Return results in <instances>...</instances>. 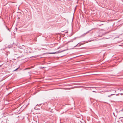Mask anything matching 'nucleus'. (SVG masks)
Returning <instances> with one entry per match:
<instances>
[{
	"instance_id": "f257e3e1",
	"label": "nucleus",
	"mask_w": 123,
	"mask_h": 123,
	"mask_svg": "<svg viewBox=\"0 0 123 123\" xmlns=\"http://www.w3.org/2000/svg\"><path fill=\"white\" fill-rule=\"evenodd\" d=\"M12 47H13V45L12 44L10 45H8L7 46L6 48H8L10 49V48H12Z\"/></svg>"
},
{
	"instance_id": "f03ea898",
	"label": "nucleus",
	"mask_w": 123,
	"mask_h": 123,
	"mask_svg": "<svg viewBox=\"0 0 123 123\" xmlns=\"http://www.w3.org/2000/svg\"><path fill=\"white\" fill-rule=\"evenodd\" d=\"M67 50H62V51H58V52H57L58 53H61V52H63L64 51H66Z\"/></svg>"
},
{
	"instance_id": "7ed1b4c3",
	"label": "nucleus",
	"mask_w": 123,
	"mask_h": 123,
	"mask_svg": "<svg viewBox=\"0 0 123 123\" xmlns=\"http://www.w3.org/2000/svg\"><path fill=\"white\" fill-rule=\"evenodd\" d=\"M91 30H89V31H88V32H86V33L84 34H83V36H84L85 35V34H86L88 33H89L90 31Z\"/></svg>"
},
{
	"instance_id": "20e7f679",
	"label": "nucleus",
	"mask_w": 123,
	"mask_h": 123,
	"mask_svg": "<svg viewBox=\"0 0 123 123\" xmlns=\"http://www.w3.org/2000/svg\"><path fill=\"white\" fill-rule=\"evenodd\" d=\"M115 95V94H111V95H108V97H110L111 96L113 95Z\"/></svg>"
},
{
	"instance_id": "39448f33",
	"label": "nucleus",
	"mask_w": 123,
	"mask_h": 123,
	"mask_svg": "<svg viewBox=\"0 0 123 123\" xmlns=\"http://www.w3.org/2000/svg\"><path fill=\"white\" fill-rule=\"evenodd\" d=\"M111 91H113V93H115L116 92V91L114 90H111Z\"/></svg>"
},
{
	"instance_id": "423d86ee",
	"label": "nucleus",
	"mask_w": 123,
	"mask_h": 123,
	"mask_svg": "<svg viewBox=\"0 0 123 123\" xmlns=\"http://www.w3.org/2000/svg\"><path fill=\"white\" fill-rule=\"evenodd\" d=\"M73 41V40H71L70 41H69L68 42V43H69L70 42H72Z\"/></svg>"
},
{
	"instance_id": "0eeeda50",
	"label": "nucleus",
	"mask_w": 123,
	"mask_h": 123,
	"mask_svg": "<svg viewBox=\"0 0 123 123\" xmlns=\"http://www.w3.org/2000/svg\"><path fill=\"white\" fill-rule=\"evenodd\" d=\"M56 53V52H52V53H50V54H55Z\"/></svg>"
},
{
	"instance_id": "6e6552de",
	"label": "nucleus",
	"mask_w": 123,
	"mask_h": 123,
	"mask_svg": "<svg viewBox=\"0 0 123 123\" xmlns=\"http://www.w3.org/2000/svg\"><path fill=\"white\" fill-rule=\"evenodd\" d=\"M7 30L8 31H9L10 32V29H9V28H7Z\"/></svg>"
},
{
	"instance_id": "1a4fd4ad",
	"label": "nucleus",
	"mask_w": 123,
	"mask_h": 123,
	"mask_svg": "<svg viewBox=\"0 0 123 123\" xmlns=\"http://www.w3.org/2000/svg\"><path fill=\"white\" fill-rule=\"evenodd\" d=\"M19 68V67H18L17 68H16V69L14 70V71H15L17 70L18 68Z\"/></svg>"
},
{
	"instance_id": "9d476101",
	"label": "nucleus",
	"mask_w": 123,
	"mask_h": 123,
	"mask_svg": "<svg viewBox=\"0 0 123 123\" xmlns=\"http://www.w3.org/2000/svg\"><path fill=\"white\" fill-rule=\"evenodd\" d=\"M5 27L7 29V28H8V27L6 25H5Z\"/></svg>"
},
{
	"instance_id": "9b49d317",
	"label": "nucleus",
	"mask_w": 123,
	"mask_h": 123,
	"mask_svg": "<svg viewBox=\"0 0 123 123\" xmlns=\"http://www.w3.org/2000/svg\"><path fill=\"white\" fill-rule=\"evenodd\" d=\"M79 43H78L75 46H74V47H76L78 45V44Z\"/></svg>"
},
{
	"instance_id": "f8f14e48",
	"label": "nucleus",
	"mask_w": 123,
	"mask_h": 123,
	"mask_svg": "<svg viewBox=\"0 0 123 123\" xmlns=\"http://www.w3.org/2000/svg\"><path fill=\"white\" fill-rule=\"evenodd\" d=\"M45 68V67H40V68H41L42 69H43V68Z\"/></svg>"
},
{
	"instance_id": "ddd939ff",
	"label": "nucleus",
	"mask_w": 123,
	"mask_h": 123,
	"mask_svg": "<svg viewBox=\"0 0 123 123\" xmlns=\"http://www.w3.org/2000/svg\"><path fill=\"white\" fill-rule=\"evenodd\" d=\"M34 109H38V108H36V107H35L34 108Z\"/></svg>"
},
{
	"instance_id": "4468645a",
	"label": "nucleus",
	"mask_w": 123,
	"mask_h": 123,
	"mask_svg": "<svg viewBox=\"0 0 123 123\" xmlns=\"http://www.w3.org/2000/svg\"><path fill=\"white\" fill-rule=\"evenodd\" d=\"M17 19H20V18L19 17H18L17 18Z\"/></svg>"
},
{
	"instance_id": "2eb2a0df",
	"label": "nucleus",
	"mask_w": 123,
	"mask_h": 123,
	"mask_svg": "<svg viewBox=\"0 0 123 123\" xmlns=\"http://www.w3.org/2000/svg\"><path fill=\"white\" fill-rule=\"evenodd\" d=\"M92 92H96L94 91H92Z\"/></svg>"
},
{
	"instance_id": "dca6fc26",
	"label": "nucleus",
	"mask_w": 123,
	"mask_h": 123,
	"mask_svg": "<svg viewBox=\"0 0 123 123\" xmlns=\"http://www.w3.org/2000/svg\"><path fill=\"white\" fill-rule=\"evenodd\" d=\"M120 94L121 95H123V93H120Z\"/></svg>"
},
{
	"instance_id": "f3484780",
	"label": "nucleus",
	"mask_w": 123,
	"mask_h": 123,
	"mask_svg": "<svg viewBox=\"0 0 123 123\" xmlns=\"http://www.w3.org/2000/svg\"><path fill=\"white\" fill-rule=\"evenodd\" d=\"M119 94H116V96H117V95H119Z\"/></svg>"
},
{
	"instance_id": "a211bd4d",
	"label": "nucleus",
	"mask_w": 123,
	"mask_h": 123,
	"mask_svg": "<svg viewBox=\"0 0 123 123\" xmlns=\"http://www.w3.org/2000/svg\"><path fill=\"white\" fill-rule=\"evenodd\" d=\"M123 108L120 111H123Z\"/></svg>"
},
{
	"instance_id": "6ab92c4d",
	"label": "nucleus",
	"mask_w": 123,
	"mask_h": 123,
	"mask_svg": "<svg viewBox=\"0 0 123 123\" xmlns=\"http://www.w3.org/2000/svg\"><path fill=\"white\" fill-rule=\"evenodd\" d=\"M68 33V31H67L66 32H65V33Z\"/></svg>"
},
{
	"instance_id": "aec40b11",
	"label": "nucleus",
	"mask_w": 123,
	"mask_h": 123,
	"mask_svg": "<svg viewBox=\"0 0 123 123\" xmlns=\"http://www.w3.org/2000/svg\"><path fill=\"white\" fill-rule=\"evenodd\" d=\"M1 50H4V49H2Z\"/></svg>"
},
{
	"instance_id": "412c9836",
	"label": "nucleus",
	"mask_w": 123,
	"mask_h": 123,
	"mask_svg": "<svg viewBox=\"0 0 123 123\" xmlns=\"http://www.w3.org/2000/svg\"><path fill=\"white\" fill-rule=\"evenodd\" d=\"M38 104H37L36 105V106H38Z\"/></svg>"
},
{
	"instance_id": "4be33fe9",
	"label": "nucleus",
	"mask_w": 123,
	"mask_h": 123,
	"mask_svg": "<svg viewBox=\"0 0 123 123\" xmlns=\"http://www.w3.org/2000/svg\"><path fill=\"white\" fill-rule=\"evenodd\" d=\"M120 90V91H121V90L123 91V90Z\"/></svg>"
},
{
	"instance_id": "5701e85b",
	"label": "nucleus",
	"mask_w": 123,
	"mask_h": 123,
	"mask_svg": "<svg viewBox=\"0 0 123 123\" xmlns=\"http://www.w3.org/2000/svg\"><path fill=\"white\" fill-rule=\"evenodd\" d=\"M103 25V24H102L101 25Z\"/></svg>"
},
{
	"instance_id": "b1692460",
	"label": "nucleus",
	"mask_w": 123,
	"mask_h": 123,
	"mask_svg": "<svg viewBox=\"0 0 123 123\" xmlns=\"http://www.w3.org/2000/svg\"><path fill=\"white\" fill-rule=\"evenodd\" d=\"M80 121L81 123V121Z\"/></svg>"
},
{
	"instance_id": "393cba45",
	"label": "nucleus",
	"mask_w": 123,
	"mask_h": 123,
	"mask_svg": "<svg viewBox=\"0 0 123 123\" xmlns=\"http://www.w3.org/2000/svg\"><path fill=\"white\" fill-rule=\"evenodd\" d=\"M80 45H79V46H80Z\"/></svg>"
}]
</instances>
